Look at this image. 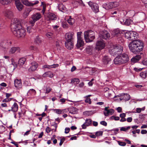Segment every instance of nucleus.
Here are the masks:
<instances>
[{"instance_id":"50","label":"nucleus","mask_w":147,"mask_h":147,"mask_svg":"<svg viewBox=\"0 0 147 147\" xmlns=\"http://www.w3.org/2000/svg\"><path fill=\"white\" fill-rule=\"evenodd\" d=\"M0 3L3 5H7L9 3L7 0H0Z\"/></svg>"},{"instance_id":"39","label":"nucleus","mask_w":147,"mask_h":147,"mask_svg":"<svg viewBox=\"0 0 147 147\" xmlns=\"http://www.w3.org/2000/svg\"><path fill=\"white\" fill-rule=\"evenodd\" d=\"M18 106L16 102H14L11 107V110H12L13 112H16L18 110Z\"/></svg>"},{"instance_id":"14","label":"nucleus","mask_w":147,"mask_h":147,"mask_svg":"<svg viewBox=\"0 0 147 147\" xmlns=\"http://www.w3.org/2000/svg\"><path fill=\"white\" fill-rule=\"evenodd\" d=\"M85 52L89 55L93 54L94 53V49L92 45H88L86 46Z\"/></svg>"},{"instance_id":"58","label":"nucleus","mask_w":147,"mask_h":147,"mask_svg":"<svg viewBox=\"0 0 147 147\" xmlns=\"http://www.w3.org/2000/svg\"><path fill=\"white\" fill-rule=\"evenodd\" d=\"M136 111L131 112L133 113H140L141 111L140 108H137L136 109Z\"/></svg>"},{"instance_id":"19","label":"nucleus","mask_w":147,"mask_h":147,"mask_svg":"<svg viewBox=\"0 0 147 147\" xmlns=\"http://www.w3.org/2000/svg\"><path fill=\"white\" fill-rule=\"evenodd\" d=\"M15 86L19 89L22 88V84L21 79H16L14 81Z\"/></svg>"},{"instance_id":"60","label":"nucleus","mask_w":147,"mask_h":147,"mask_svg":"<svg viewBox=\"0 0 147 147\" xmlns=\"http://www.w3.org/2000/svg\"><path fill=\"white\" fill-rule=\"evenodd\" d=\"M85 102H86L88 103L89 104H90L91 103V99L90 98H86L85 100Z\"/></svg>"},{"instance_id":"49","label":"nucleus","mask_w":147,"mask_h":147,"mask_svg":"<svg viewBox=\"0 0 147 147\" xmlns=\"http://www.w3.org/2000/svg\"><path fill=\"white\" fill-rule=\"evenodd\" d=\"M21 1L23 4L28 6L30 2H29L28 0H21Z\"/></svg>"},{"instance_id":"4","label":"nucleus","mask_w":147,"mask_h":147,"mask_svg":"<svg viewBox=\"0 0 147 147\" xmlns=\"http://www.w3.org/2000/svg\"><path fill=\"white\" fill-rule=\"evenodd\" d=\"M84 35L85 40L87 42H92L95 38L94 32L91 30L85 31Z\"/></svg>"},{"instance_id":"34","label":"nucleus","mask_w":147,"mask_h":147,"mask_svg":"<svg viewBox=\"0 0 147 147\" xmlns=\"http://www.w3.org/2000/svg\"><path fill=\"white\" fill-rule=\"evenodd\" d=\"M59 10L62 12H64L66 11V8L65 6L61 3H60L58 6Z\"/></svg>"},{"instance_id":"6","label":"nucleus","mask_w":147,"mask_h":147,"mask_svg":"<svg viewBox=\"0 0 147 147\" xmlns=\"http://www.w3.org/2000/svg\"><path fill=\"white\" fill-rule=\"evenodd\" d=\"M125 37L126 38L133 41L137 38L138 35L136 32L127 31L125 33Z\"/></svg>"},{"instance_id":"61","label":"nucleus","mask_w":147,"mask_h":147,"mask_svg":"<svg viewBox=\"0 0 147 147\" xmlns=\"http://www.w3.org/2000/svg\"><path fill=\"white\" fill-rule=\"evenodd\" d=\"M143 68H138L137 67H135L134 69V70L136 71H141Z\"/></svg>"},{"instance_id":"33","label":"nucleus","mask_w":147,"mask_h":147,"mask_svg":"<svg viewBox=\"0 0 147 147\" xmlns=\"http://www.w3.org/2000/svg\"><path fill=\"white\" fill-rule=\"evenodd\" d=\"M32 11L31 8H28L26 9L23 13V16L26 18L29 15L30 12Z\"/></svg>"},{"instance_id":"13","label":"nucleus","mask_w":147,"mask_h":147,"mask_svg":"<svg viewBox=\"0 0 147 147\" xmlns=\"http://www.w3.org/2000/svg\"><path fill=\"white\" fill-rule=\"evenodd\" d=\"M5 17L9 19H11L13 16V11L11 9H6L3 12Z\"/></svg>"},{"instance_id":"12","label":"nucleus","mask_w":147,"mask_h":147,"mask_svg":"<svg viewBox=\"0 0 147 147\" xmlns=\"http://www.w3.org/2000/svg\"><path fill=\"white\" fill-rule=\"evenodd\" d=\"M88 4L95 13H97L99 11V7L98 4L90 1L88 2Z\"/></svg>"},{"instance_id":"40","label":"nucleus","mask_w":147,"mask_h":147,"mask_svg":"<svg viewBox=\"0 0 147 147\" xmlns=\"http://www.w3.org/2000/svg\"><path fill=\"white\" fill-rule=\"evenodd\" d=\"M67 22L70 25H72L74 23L75 20L74 19L72 18L71 16H70L69 18L67 20Z\"/></svg>"},{"instance_id":"2","label":"nucleus","mask_w":147,"mask_h":147,"mask_svg":"<svg viewBox=\"0 0 147 147\" xmlns=\"http://www.w3.org/2000/svg\"><path fill=\"white\" fill-rule=\"evenodd\" d=\"M130 51L134 54H137L142 51L144 47L143 43L140 40H134L129 44Z\"/></svg>"},{"instance_id":"18","label":"nucleus","mask_w":147,"mask_h":147,"mask_svg":"<svg viewBox=\"0 0 147 147\" xmlns=\"http://www.w3.org/2000/svg\"><path fill=\"white\" fill-rule=\"evenodd\" d=\"M120 100H124L125 101L129 100L130 98V96L128 94L122 93L120 94Z\"/></svg>"},{"instance_id":"48","label":"nucleus","mask_w":147,"mask_h":147,"mask_svg":"<svg viewBox=\"0 0 147 147\" xmlns=\"http://www.w3.org/2000/svg\"><path fill=\"white\" fill-rule=\"evenodd\" d=\"M11 61L12 62L11 64L13 65L14 67L13 69H15L17 67V63L14 61V60L13 59H11Z\"/></svg>"},{"instance_id":"54","label":"nucleus","mask_w":147,"mask_h":147,"mask_svg":"<svg viewBox=\"0 0 147 147\" xmlns=\"http://www.w3.org/2000/svg\"><path fill=\"white\" fill-rule=\"evenodd\" d=\"M62 27L63 28H68V25L66 22H63L62 24Z\"/></svg>"},{"instance_id":"1","label":"nucleus","mask_w":147,"mask_h":147,"mask_svg":"<svg viewBox=\"0 0 147 147\" xmlns=\"http://www.w3.org/2000/svg\"><path fill=\"white\" fill-rule=\"evenodd\" d=\"M122 47L119 45H113V49L109 50L110 54L113 56L120 54L117 56L114 59V64L121 65L127 62L129 59L128 55L125 53L121 54L122 51Z\"/></svg>"},{"instance_id":"47","label":"nucleus","mask_w":147,"mask_h":147,"mask_svg":"<svg viewBox=\"0 0 147 147\" xmlns=\"http://www.w3.org/2000/svg\"><path fill=\"white\" fill-rule=\"evenodd\" d=\"M80 82V80L78 78H74L71 80V82L75 83V84H78Z\"/></svg>"},{"instance_id":"24","label":"nucleus","mask_w":147,"mask_h":147,"mask_svg":"<svg viewBox=\"0 0 147 147\" xmlns=\"http://www.w3.org/2000/svg\"><path fill=\"white\" fill-rule=\"evenodd\" d=\"M121 23L123 25L129 26L132 23V21L130 19H127L125 20H122L120 21Z\"/></svg>"},{"instance_id":"44","label":"nucleus","mask_w":147,"mask_h":147,"mask_svg":"<svg viewBox=\"0 0 147 147\" xmlns=\"http://www.w3.org/2000/svg\"><path fill=\"white\" fill-rule=\"evenodd\" d=\"M42 41V39L39 36H37L34 40V42L38 44L40 43Z\"/></svg>"},{"instance_id":"22","label":"nucleus","mask_w":147,"mask_h":147,"mask_svg":"<svg viewBox=\"0 0 147 147\" xmlns=\"http://www.w3.org/2000/svg\"><path fill=\"white\" fill-rule=\"evenodd\" d=\"M47 20H56L57 18L56 15L54 14L49 13L47 15Z\"/></svg>"},{"instance_id":"17","label":"nucleus","mask_w":147,"mask_h":147,"mask_svg":"<svg viewBox=\"0 0 147 147\" xmlns=\"http://www.w3.org/2000/svg\"><path fill=\"white\" fill-rule=\"evenodd\" d=\"M14 1L16 8L19 11H21L23 8V5L22 4L19 0H14Z\"/></svg>"},{"instance_id":"64","label":"nucleus","mask_w":147,"mask_h":147,"mask_svg":"<svg viewBox=\"0 0 147 147\" xmlns=\"http://www.w3.org/2000/svg\"><path fill=\"white\" fill-rule=\"evenodd\" d=\"M100 124L104 126H106L107 124V123L105 121H102L100 122Z\"/></svg>"},{"instance_id":"41","label":"nucleus","mask_w":147,"mask_h":147,"mask_svg":"<svg viewBox=\"0 0 147 147\" xmlns=\"http://www.w3.org/2000/svg\"><path fill=\"white\" fill-rule=\"evenodd\" d=\"M43 90L44 91H46V94H48L51 91L52 89L49 87L46 86L44 87Z\"/></svg>"},{"instance_id":"11","label":"nucleus","mask_w":147,"mask_h":147,"mask_svg":"<svg viewBox=\"0 0 147 147\" xmlns=\"http://www.w3.org/2000/svg\"><path fill=\"white\" fill-rule=\"evenodd\" d=\"M110 37V35L109 32L104 30L100 31L99 32V37L101 39H106Z\"/></svg>"},{"instance_id":"57","label":"nucleus","mask_w":147,"mask_h":147,"mask_svg":"<svg viewBox=\"0 0 147 147\" xmlns=\"http://www.w3.org/2000/svg\"><path fill=\"white\" fill-rule=\"evenodd\" d=\"M103 132L102 131H97L96 132L95 135L96 136H102V135Z\"/></svg>"},{"instance_id":"32","label":"nucleus","mask_w":147,"mask_h":147,"mask_svg":"<svg viewBox=\"0 0 147 147\" xmlns=\"http://www.w3.org/2000/svg\"><path fill=\"white\" fill-rule=\"evenodd\" d=\"M114 111L113 109H108L106 112L104 111V114L106 116H108L109 115H112L114 113Z\"/></svg>"},{"instance_id":"15","label":"nucleus","mask_w":147,"mask_h":147,"mask_svg":"<svg viewBox=\"0 0 147 147\" xmlns=\"http://www.w3.org/2000/svg\"><path fill=\"white\" fill-rule=\"evenodd\" d=\"M71 3L74 7L75 8L77 7L79 5L83 6H85L82 0H73Z\"/></svg>"},{"instance_id":"3","label":"nucleus","mask_w":147,"mask_h":147,"mask_svg":"<svg viewBox=\"0 0 147 147\" xmlns=\"http://www.w3.org/2000/svg\"><path fill=\"white\" fill-rule=\"evenodd\" d=\"M13 34L17 37H23L26 35L25 30L21 26H20L17 28H13L11 31Z\"/></svg>"},{"instance_id":"9","label":"nucleus","mask_w":147,"mask_h":147,"mask_svg":"<svg viewBox=\"0 0 147 147\" xmlns=\"http://www.w3.org/2000/svg\"><path fill=\"white\" fill-rule=\"evenodd\" d=\"M112 34L114 36L117 38V39L119 43H121L123 42V40L121 37V33L119 29H117L113 30Z\"/></svg>"},{"instance_id":"30","label":"nucleus","mask_w":147,"mask_h":147,"mask_svg":"<svg viewBox=\"0 0 147 147\" xmlns=\"http://www.w3.org/2000/svg\"><path fill=\"white\" fill-rule=\"evenodd\" d=\"M110 60V58L107 56H104L102 59V63L105 65H107Z\"/></svg>"},{"instance_id":"36","label":"nucleus","mask_w":147,"mask_h":147,"mask_svg":"<svg viewBox=\"0 0 147 147\" xmlns=\"http://www.w3.org/2000/svg\"><path fill=\"white\" fill-rule=\"evenodd\" d=\"M95 113L94 111H86L83 112L84 115L86 116H89L92 115Z\"/></svg>"},{"instance_id":"37","label":"nucleus","mask_w":147,"mask_h":147,"mask_svg":"<svg viewBox=\"0 0 147 147\" xmlns=\"http://www.w3.org/2000/svg\"><path fill=\"white\" fill-rule=\"evenodd\" d=\"M42 76L44 77L48 76L52 78L53 77V74L51 71H47L45 72L43 74Z\"/></svg>"},{"instance_id":"43","label":"nucleus","mask_w":147,"mask_h":147,"mask_svg":"<svg viewBox=\"0 0 147 147\" xmlns=\"http://www.w3.org/2000/svg\"><path fill=\"white\" fill-rule=\"evenodd\" d=\"M60 43V42L59 41H57L56 42V47L57 51L59 52H60L61 48Z\"/></svg>"},{"instance_id":"16","label":"nucleus","mask_w":147,"mask_h":147,"mask_svg":"<svg viewBox=\"0 0 147 147\" xmlns=\"http://www.w3.org/2000/svg\"><path fill=\"white\" fill-rule=\"evenodd\" d=\"M20 48L18 47H12L9 50L8 53L9 54H14L15 52L20 53Z\"/></svg>"},{"instance_id":"26","label":"nucleus","mask_w":147,"mask_h":147,"mask_svg":"<svg viewBox=\"0 0 147 147\" xmlns=\"http://www.w3.org/2000/svg\"><path fill=\"white\" fill-rule=\"evenodd\" d=\"M115 3L114 2H111L109 3H107L105 4L104 6L105 8L106 9H111L114 7V4Z\"/></svg>"},{"instance_id":"23","label":"nucleus","mask_w":147,"mask_h":147,"mask_svg":"<svg viewBox=\"0 0 147 147\" xmlns=\"http://www.w3.org/2000/svg\"><path fill=\"white\" fill-rule=\"evenodd\" d=\"M31 65V66L29 69V71H34L36 70L38 67V64L35 62H32Z\"/></svg>"},{"instance_id":"45","label":"nucleus","mask_w":147,"mask_h":147,"mask_svg":"<svg viewBox=\"0 0 147 147\" xmlns=\"http://www.w3.org/2000/svg\"><path fill=\"white\" fill-rule=\"evenodd\" d=\"M147 76V71L141 72L140 74V76L143 78H145Z\"/></svg>"},{"instance_id":"35","label":"nucleus","mask_w":147,"mask_h":147,"mask_svg":"<svg viewBox=\"0 0 147 147\" xmlns=\"http://www.w3.org/2000/svg\"><path fill=\"white\" fill-rule=\"evenodd\" d=\"M26 61V59L24 58H22L19 59L18 61L19 65L22 67Z\"/></svg>"},{"instance_id":"63","label":"nucleus","mask_w":147,"mask_h":147,"mask_svg":"<svg viewBox=\"0 0 147 147\" xmlns=\"http://www.w3.org/2000/svg\"><path fill=\"white\" fill-rule=\"evenodd\" d=\"M142 63L144 65H147V58H146L144 60L142 61Z\"/></svg>"},{"instance_id":"38","label":"nucleus","mask_w":147,"mask_h":147,"mask_svg":"<svg viewBox=\"0 0 147 147\" xmlns=\"http://www.w3.org/2000/svg\"><path fill=\"white\" fill-rule=\"evenodd\" d=\"M46 36L48 38H53L55 37V35L53 32H47L46 34Z\"/></svg>"},{"instance_id":"56","label":"nucleus","mask_w":147,"mask_h":147,"mask_svg":"<svg viewBox=\"0 0 147 147\" xmlns=\"http://www.w3.org/2000/svg\"><path fill=\"white\" fill-rule=\"evenodd\" d=\"M42 68L43 69H45V68H48V69H51V65H45L43 66Z\"/></svg>"},{"instance_id":"46","label":"nucleus","mask_w":147,"mask_h":147,"mask_svg":"<svg viewBox=\"0 0 147 147\" xmlns=\"http://www.w3.org/2000/svg\"><path fill=\"white\" fill-rule=\"evenodd\" d=\"M39 3V1L36 0L32 2H30L28 6H33Z\"/></svg>"},{"instance_id":"28","label":"nucleus","mask_w":147,"mask_h":147,"mask_svg":"<svg viewBox=\"0 0 147 147\" xmlns=\"http://www.w3.org/2000/svg\"><path fill=\"white\" fill-rule=\"evenodd\" d=\"M46 7V4L44 2H41V4L40 5V8H38V10L39 11L42 10L41 13H42L43 14H44L45 11Z\"/></svg>"},{"instance_id":"42","label":"nucleus","mask_w":147,"mask_h":147,"mask_svg":"<svg viewBox=\"0 0 147 147\" xmlns=\"http://www.w3.org/2000/svg\"><path fill=\"white\" fill-rule=\"evenodd\" d=\"M28 93L32 95H35L36 94V92L35 90L31 89L28 91Z\"/></svg>"},{"instance_id":"7","label":"nucleus","mask_w":147,"mask_h":147,"mask_svg":"<svg viewBox=\"0 0 147 147\" xmlns=\"http://www.w3.org/2000/svg\"><path fill=\"white\" fill-rule=\"evenodd\" d=\"M105 42L102 40H98L96 43L95 49L99 51L104 49L105 46Z\"/></svg>"},{"instance_id":"55","label":"nucleus","mask_w":147,"mask_h":147,"mask_svg":"<svg viewBox=\"0 0 147 147\" xmlns=\"http://www.w3.org/2000/svg\"><path fill=\"white\" fill-rule=\"evenodd\" d=\"M118 143L119 145L122 146H125L126 144L125 142L119 141H118Z\"/></svg>"},{"instance_id":"20","label":"nucleus","mask_w":147,"mask_h":147,"mask_svg":"<svg viewBox=\"0 0 147 147\" xmlns=\"http://www.w3.org/2000/svg\"><path fill=\"white\" fill-rule=\"evenodd\" d=\"M74 34L72 32H69L66 33L65 35L66 41H73Z\"/></svg>"},{"instance_id":"51","label":"nucleus","mask_w":147,"mask_h":147,"mask_svg":"<svg viewBox=\"0 0 147 147\" xmlns=\"http://www.w3.org/2000/svg\"><path fill=\"white\" fill-rule=\"evenodd\" d=\"M131 128L130 126H128L126 127H121L120 130L121 131H126L127 130Z\"/></svg>"},{"instance_id":"29","label":"nucleus","mask_w":147,"mask_h":147,"mask_svg":"<svg viewBox=\"0 0 147 147\" xmlns=\"http://www.w3.org/2000/svg\"><path fill=\"white\" fill-rule=\"evenodd\" d=\"M141 58V55H137L131 59V62L133 63H136L139 61Z\"/></svg>"},{"instance_id":"31","label":"nucleus","mask_w":147,"mask_h":147,"mask_svg":"<svg viewBox=\"0 0 147 147\" xmlns=\"http://www.w3.org/2000/svg\"><path fill=\"white\" fill-rule=\"evenodd\" d=\"M84 42L82 39H78L77 43L76 44V47L78 48L82 47L84 45Z\"/></svg>"},{"instance_id":"27","label":"nucleus","mask_w":147,"mask_h":147,"mask_svg":"<svg viewBox=\"0 0 147 147\" xmlns=\"http://www.w3.org/2000/svg\"><path fill=\"white\" fill-rule=\"evenodd\" d=\"M68 111L69 113L72 114H77L78 112V110L73 107H71L69 108Z\"/></svg>"},{"instance_id":"21","label":"nucleus","mask_w":147,"mask_h":147,"mask_svg":"<svg viewBox=\"0 0 147 147\" xmlns=\"http://www.w3.org/2000/svg\"><path fill=\"white\" fill-rule=\"evenodd\" d=\"M65 45L67 49H71L73 48L74 46L73 41H66L65 42Z\"/></svg>"},{"instance_id":"62","label":"nucleus","mask_w":147,"mask_h":147,"mask_svg":"<svg viewBox=\"0 0 147 147\" xmlns=\"http://www.w3.org/2000/svg\"><path fill=\"white\" fill-rule=\"evenodd\" d=\"M81 32H78L77 33V39H82L81 35Z\"/></svg>"},{"instance_id":"10","label":"nucleus","mask_w":147,"mask_h":147,"mask_svg":"<svg viewBox=\"0 0 147 147\" xmlns=\"http://www.w3.org/2000/svg\"><path fill=\"white\" fill-rule=\"evenodd\" d=\"M20 22L18 19L16 18H15L12 19L11 20V31L13 28H16L20 26H21L20 24Z\"/></svg>"},{"instance_id":"52","label":"nucleus","mask_w":147,"mask_h":147,"mask_svg":"<svg viewBox=\"0 0 147 147\" xmlns=\"http://www.w3.org/2000/svg\"><path fill=\"white\" fill-rule=\"evenodd\" d=\"M20 24H21V26L22 27V25H25V26H27V25H26V23H27V21L25 20H21V21H20Z\"/></svg>"},{"instance_id":"25","label":"nucleus","mask_w":147,"mask_h":147,"mask_svg":"<svg viewBox=\"0 0 147 147\" xmlns=\"http://www.w3.org/2000/svg\"><path fill=\"white\" fill-rule=\"evenodd\" d=\"M92 120L90 119H86L85 121V122L82 125V127L83 129H86V127L88 126L92 123Z\"/></svg>"},{"instance_id":"59","label":"nucleus","mask_w":147,"mask_h":147,"mask_svg":"<svg viewBox=\"0 0 147 147\" xmlns=\"http://www.w3.org/2000/svg\"><path fill=\"white\" fill-rule=\"evenodd\" d=\"M54 111L55 112L58 114H60L62 112V111L60 109H56Z\"/></svg>"},{"instance_id":"53","label":"nucleus","mask_w":147,"mask_h":147,"mask_svg":"<svg viewBox=\"0 0 147 147\" xmlns=\"http://www.w3.org/2000/svg\"><path fill=\"white\" fill-rule=\"evenodd\" d=\"M119 13V12L117 11H115L113 12H111V14L112 15L111 16L112 17H115V16H117L116 15V14H118Z\"/></svg>"},{"instance_id":"5","label":"nucleus","mask_w":147,"mask_h":147,"mask_svg":"<svg viewBox=\"0 0 147 147\" xmlns=\"http://www.w3.org/2000/svg\"><path fill=\"white\" fill-rule=\"evenodd\" d=\"M13 41L11 39H5L1 41L0 46L2 49H8L13 45Z\"/></svg>"},{"instance_id":"8","label":"nucleus","mask_w":147,"mask_h":147,"mask_svg":"<svg viewBox=\"0 0 147 147\" xmlns=\"http://www.w3.org/2000/svg\"><path fill=\"white\" fill-rule=\"evenodd\" d=\"M41 17V14L39 13H36L33 14L31 16L32 20L30 21V23L31 26H33L36 22L39 20Z\"/></svg>"}]
</instances>
